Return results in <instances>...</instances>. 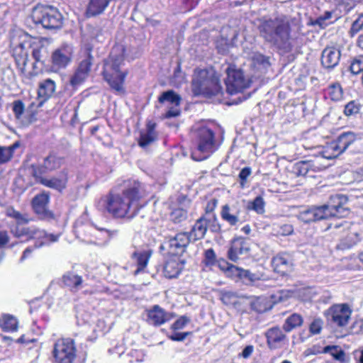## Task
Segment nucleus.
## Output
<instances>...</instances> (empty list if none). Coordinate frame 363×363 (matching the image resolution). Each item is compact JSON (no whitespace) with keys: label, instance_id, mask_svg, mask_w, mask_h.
<instances>
[{"label":"nucleus","instance_id":"12","mask_svg":"<svg viewBox=\"0 0 363 363\" xmlns=\"http://www.w3.org/2000/svg\"><path fill=\"white\" fill-rule=\"evenodd\" d=\"M53 355L57 363H73L76 357L74 340L70 338L58 340L54 346Z\"/></svg>","mask_w":363,"mask_h":363},{"label":"nucleus","instance_id":"55","mask_svg":"<svg viewBox=\"0 0 363 363\" xmlns=\"http://www.w3.org/2000/svg\"><path fill=\"white\" fill-rule=\"evenodd\" d=\"M252 170L251 168L249 167H245L243 169H241V171L239 173V179L240 180V186L241 187H244L245 185V183L247 182V177L251 174Z\"/></svg>","mask_w":363,"mask_h":363},{"label":"nucleus","instance_id":"31","mask_svg":"<svg viewBox=\"0 0 363 363\" xmlns=\"http://www.w3.org/2000/svg\"><path fill=\"white\" fill-rule=\"evenodd\" d=\"M314 167L312 161L301 160L294 164L292 171L298 177L306 176L310 170H314Z\"/></svg>","mask_w":363,"mask_h":363},{"label":"nucleus","instance_id":"13","mask_svg":"<svg viewBox=\"0 0 363 363\" xmlns=\"http://www.w3.org/2000/svg\"><path fill=\"white\" fill-rule=\"evenodd\" d=\"M351 314L352 310L347 303L333 305L325 312L327 320L339 327L347 325Z\"/></svg>","mask_w":363,"mask_h":363},{"label":"nucleus","instance_id":"6","mask_svg":"<svg viewBox=\"0 0 363 363\" xmlns=\"http://www.w3.org/2000/svg\"><path fill=\"white\" fill-rule=\"evenodd\" d=\"M329 148L333 150L334 153L332 155H326L327 151H325L324 157L328 159L337 157L348 148H350V151L353 153H362L363 152V138L361 134L352 131L343 132Z\"/></svg>","mask_w":363,"mask_h":363},{"label":"nucleus","instance_id":"57","mask_svg":"<svg viewBox=\"0 0 363 363\" xmlns=\"http://www.w3.org/2000/svg\"><path fill=\"white\" fill-rule=\"evenodd\" d=\"M363 28V21L359 18H357V20H355L351 26L350 28V33L351 35H354V34L357 33L359 31H360Z\"/></svg>","mask_w":363,"mask_h":363},{"label":"nucleus","instance_id":"47","mask_svg":"<svg viewBox=\"0 0 363 363\" xmlns=\"http://www.w3.org/2000/svg\"><path fill=\"white\" fill-rule=\"evenodd\" d=\"M345 204L340 205L335 211L327 212V219L330 217H345L349 214V210L347 207H345Z\"/></svg>","mask_w":363,"mask_h":363},{"label":"nucleus","instance_id":"44","mask_svg":"<svg viewBox=\"0 0 363 363\" xmlns=\"http://www.w3.org/2000/svg\"><path fill=\"white\" fill-rule=\"evenodd\" d=\"M187 218V212L183 208L174 209L170 215V219L174 223H180Z\"/></svg>","mask_w":363,"mask_h":363},{"label":"nucleus","instance_id":"42","mask_svg":"<svg viewBox=\"0 0 363 363\" xmlns=\"http://www.w3.org/2000/svg\"><path fill=\"white\" fill-rule=\"evenodd\" d=\"M333 11H325L322 15L319 16L314 21L315 25L319 26L320 28H324L329 24L332 23L331 18H333Z\"/></svg>","mask_w":363,"mask_h":363},{"label":"nucleus","instance_id":"14","mask_svg":"<svg viewBox=\"0 0 363 363\" xmlns=\"http://www.w3.org/2000/svg\"><path fill=\"white\" fill-rule=\"evenodd\" d=\"M191 238L188 233H179L170 238L166 245L168 248V254L170 256L180 257L189 245Z\"/></svg>","mask_w":363,"mask_h":363},{"label":"nucleus","instance_id":"48","mask_svg":"<svg viewBox=\"0 0 363 363\" xmlns=\"http://www.w3.org/2000/svg\"><path fill=\"white\" fill-rule=\"evenodd\" d=\"M13 112L17 119H20L25 111V105L21 100H16L13 102Z\"/></svg>","mask_w":363,"mask_h":363},{"label":"nucleus","instance_id":"35","mask_svg":"<svg viewBox=\"0 0 363 363\" xmlns=\"http://www.w3.org/2000/svg\"><path fill=\"white\" fill-rule=\"evenodd\" d=\"M158 100L160 103L168 102L172 106H179L182 99L180 96L174 91L169 90L163 92Z\"/></svg>","mask_w":363,"mask_h":363},{"label":"nucleus","instance_id":"11","mask_svg":"<svg viewBox=\"0 0 363 363\" xmlns=\"http://www.w3.org/2000/svg\"><path fill=\"white\" fill-rule=\"evenodd\" d=\"M208 228L213 233H218L221 228L218 222H215L213 216H202L196 220L189 235L194 241L201 240L205 237Z\"/></svg>","mask_w":363,"mask_h":363},{"label":"nucleus","instance_id":"29","mask_svg":"<svg viewBox=\"0 0 363 363\" xmlns=\"http://www.w3.org/2000/svg\"><path fill=\"white\" fill-rule=\"evenodd\" d=\"M303 323V319L300 314L293 313L285 320L282 328L286 333H290L295 328L301 326Z\"/></svg>","mask_w":363,"mask_h":363},{"label":"nucleus","instance_id":"7","mask_svg":"<svg viewBox=\"0 0 363 363\" xmlns=\"http://www.w3.org/2000/svg\"><path fill=\"white\" fill-rule=\"evenodd\" d=\"M29 36L21 30H13L11 34L10 46L16 64L21 72H24L28 62Z\"/></svg>","mask_w":363,"mask_h":363},{"label":"nucleus","instance_id":"61","mask_svg":"<svg viewBox=\"0 0 363 363\" xmlns=\"http://www.w3.org/2000/svg\"><path fill=\"white\" fill-rule=\"evenodd\" d=\"M238 252L237 245H233L232 244L231 247L228 250V257L230 260L235 262L238 259Z\"/></svg>","mask_w":363,"mask_h":363},{"label":"nucleus","instance_id":"15","mask_svg":"<svg viewBox=\"0 0 363 363\" xmlns=\"http://www.w3.org/2000/svg\"><path fill=\"white\" fill-rule=\"evenodd\" d=\"M62 163V157L50 154L44 158L42 164H32L30 166L31 174L33 176H39V174H47L59 169Z\"/></svg>","mask_w":363,"mask_h":363},{"label":"nucleus","instance_id":"37","mask_svg":"<svg viewBox=\"0 0 363 363\" xmlns=\"http://www.w3.org/2000/svg\"><path fill=\"white\" fill-rule=\"evenodd\" d=\"M5 214L10 218H13L16 224H26L30 221L26 214H22L19 211H16L13 207H8L5 210Z\"/></svg>","mask_w":363,"mask_h":363},{"label":"nucleus","instance_id":"60","mask_svg":"<svg viewBox=\"0 0 363 363\" xmlns=\"http://www.w3.org/2000/svg\"><path fill=\"white\" fill-rule=\"evenodd\" d=\"M336 360L340 362H344L345 353L338 346H337V350L333 351L331 354Z\"/></svg>","mask_w":363,"mask_h":363},{"label":"nucleus","instance_id":"5","mask_svg":"<svg viewBox=\"0 0 363 363\" xmlns=\"http://www.w3.org/2000/svg\"><path fill=\"white\" fill-rule=\"evenodd\" d=\"M41 25L48 30L60 28L62 24V16L59 11L50 6L38 5L32 11L28 21Z\"/></svg>","mask_w":363,"mask_h":363},{"label":"nucleus","instance_id":"54","mask_svg":"<svg viewBox=\"0 0 363 363\" xmlns=\"http://www.w3.org/2000/svg\"><path fill=\"white\" fill-rule=\"evenodd\" d=\"M277 228V233L282 236L291 235L294 232V228L290 224H283L278 226Z\"/></svg>","mask_w":363,"mask_h":363},{"label":"nucleus","instance_id":"10","mask_svg":"<svg viewBox=\"0 0 363 363\" xmlns=\"http://www.w3.org/2000/svg\"><path fill=\"white\" fill-rule=\"evenodd\" d=\"M225 72L227 74L225 80L226 90L230 94L241 92L250 86L251 81L245 76L241 69L229 66Z\"/></svg>","mask_w":363,"mask_h":363},{"label":"nucleus","instance_id":"49","mask_svg":"<svg viewBox=\"0 0 363 363\" xmlns=\"http://www.w3.org/2000/svg\"><path fill=\"white\" fill-rule=\"evenodd\" d=\"M218 201L216 199L210 200L205 208V213L203 216H211L215 218V222H218L216 215L214 213V210L217 206Z\"/></svg>","mask_w":363,"mask_h":363},{"label":"nucleus","instance_id":"36","mask_svg":"<svg viewBox=\"0 0 363 363\" xmlns=\"http://www.w3.org/2000/svg\"><path fill=\"white\" fill-rule=\"evenodd\" d=\"M5 214L10 218H13L16 224H26L30 221L26 214H22L19 211H16L13 207H8L5 210Z\"/></svg>","mask_w":363,"mask_h":363},{"label":"nucleus","instance_id":"50","mask_svg":"<svg viewBox=\"0 0 363 363\" xmlns=\"http://www.w3.org/2000/svg\"><path fill=\"white\" fill-rule=\"evenodd\" d=\"M323 325V321L320 318H315L309 326V331L312 335L320 334Z\"/></svg>","mask_w":363,"mask_h":363},{"label":"nucleus","instance_id":"51","mask_svg":"<svg viewBox=\"0 0 363 363\" xmlns=\"http://www.w3.org/2000/svg\"><path fill=\"white\" fill-rule=\"evenodd\" d=\"M12 147L0 146V164L7 162L12 157Z\"/></svg>","mask_w":363,"mask_h":363},{"label":"nucleus","instance_id":"34","mask_svg":"<svg viewBox=\"0 0 363 363\" xmlns=\"http://www.w3.org/2000/svg\"><path fill=\"white\" fill-rule=\"evenodd\" d=\"M63 282L65 284L76 291L79 290L82 284V277L68 272L63 276Z\"/></svg>","mask_w":363,"mask_h":363},{"label":"nucleus","instance_id":"64","mask_svg":"<svg viewBox=\"0 0 363 363\" xmlns=\"http://www.w3.org/2000/svg\"><path fill=\"white\" fill-rule=\"evenodd\" d=\"M254 347L252 345H247L243 349L241 356L245 359H247L252 355Z\"/></svg>","mask_w":363,"mask_h":363},{"label":"nucleus","instance_id":"33","mask_svg":"<svg viewBox=\"0 0 363 363\" xmlns=\"http://www.w3.org/2000/svg\"><path fill=\"white\" fill-rule=\"evenodd\" d=\"M347 202V198L342 194H336L335 196H331L330 199V201L328 204H325L321 206V207H325V213L331 211H335V209L341 204H346Z\"/></svg>","mask_w":363,"mask_h":363},{"label":"nucleus","instance_id":"22","mask_svg":"<svg viewBox=\"0 0 363 363\" xmlns=\"http://www.w3.org/2000/svg\"><path fill=\"white\" fill-rule=\"evenodd\" d=\"M340 51L335 47L325 48L321 55V63L327 69L337 66L340 59Z\"/></svg>","mask_w":363,"mask_h":363},{"label":"nucleus","instance_id":"23","mask_svg":"<svg viewBox=\"0 0 363 363\" xmlns=\"http://www.w3.org/2000/svg\"><path fill=\"white\" fill-rule=\"evenodd\" d=\"M62 173L64 174L63 178L52 177L50 179H47L43 177V174H39V176H33V177L35 179V181L38 183H40L45 186L61 191L66 187L67 181L66 171L63 170Z\"/></svg>","mask_w":363,"mask_h":363},{"label":"nucleus","instance_id":"46","mask_svg":"<svg viewBox=\"0 0 363 363\" xmlns=\"http://www.w3.org/2000/svg\"><path fill=\"white\" fill-rule=\"evenodd\" d=\"M88 77V74L79 69H77L74 74L70 79V84L72 86L76 87L81 84Z\"/></svg>","mask_w":363,"mask_h":363},{"label":"nucleus","instance_id":"16","mask_svg":"<svg viewBox=\"0 0 363 363\" xmlns=\"http://www.w3.org/2000/svg\"><path fill=\"white\" fill-rule=\"evenodd\" d=\"M72 48L65 45L56 50L52 55V70L57 72L65 68L71 62Z\"/></svg>","mask_w":363,"mask_h":363},{"label":"nucleus","instance_id":"9","mask_svg":"<svg viewBox=\"0 0 363 363\" xmlns=\"http://www.w3.org/2000/svg\"><path fill=\"white\" fill-rule=\"evenodd\" d=\"M197 137V147L191 152V157L195 161H202L206 159L213 151L214 134L211 129L202 127L199 129Z\"/></svg>","mask_w":363,"mask_h":363},{"label":"nucleus","instance_id":"45","mask_svg":"<svg viewBox=\"0 0 363 363\" xmlns=\"http://www.w3.org/2000/svg\"><path fill=\"white\" fill-rule=\"evenodd\" d=\"M328 94L332 100L337 101L342 97V91L339 84H333L328 87Z\"/></svg>","mask_w":363,"mask_h":363},{"label":"nucleus","instance_id":"41","mask_svg":"<svg viewBox=\"0 0 363 363\" xmlns=\"http://www.w3.org/2000/svg\"><path fill=\"white\" fill-rule=\"evenodd\" d=\"M264 206L265 202L260 196H257L248 204V208L255 211L258 214H263L264 213Z\"/></svg>","mask_w":363,"mask_h":363},{"label":"nucleus","instance_id":"30","mask_svg":"<svg viewBox=\"0 0 363 363\" xmlns=\"http://www.w3.org/2000/svg\"><path fill=\"white\" fill-rule=\"evenodd\" d=\"M360 240L359 234L355 232L349 233L347 236L340 240L337 248L342 250L350 249Z\"/></svg>","mask_w":363,"mask_h":363},{"label":"nucleus","instance_id":"18","mask_svg":"<svg viewBox=\"0 0 363 363\" xmlns=\"http://www.w3.org/2000/svg\"><path fill=\"white\" fill-rule=\"evenodd\" d=\"M147 322L155 326H160L173 318L172 313L166 312L159 305H155L151 308L147 309Z\"/></svg>","mask_w":363,"mask_h":363},{"label":"nucleus","instance_id":"26","mask_svg":"<svg viewBox=\"0 0 363 363\" xmlns=\"http://www.w3.org/2000/svg\"><path fill=\"white\" fill-rule=\"evenodd\" d=\"M228 270L233 275H235L242 279L244 282L254 283L261 279V276L257 274L252 273L250 271L239 268L234 265L228 267Z\"/></svg>","mask_w":363,"mask_h":363},{"label":"nucleus","instance_id":"8","mask_svg":"<svg viewBox=\"0 0 363 363\" xmlns=\"http://www.w3.org/2000/svg\"><path fill=\"white\" fill-rule=\"evenodd\" d=\"M23 224H16L11 230V233L17 238H26V240H35V248H40L58 240L59 235L48 234L45 230L34 226L24 227Z\"/></svg>","mask_w":363,"mask_h":363},{"label":"nucleus","instance_id":"28","mask_svg":"<svg viewBox=\"0 0 363 363\" xmlns=\"http://www.w3.org/2000/svg\"><path fill=\"white\" fill-rule=\"evenodd\" d=\"M155 123L148 122L147 124L146 133H141L139 145L140 146L145 147L153 143L157 138V134L155 131Z\"/></svg>","mask_w":363,"mask_h":363},{"label":"nucleus","instance_id":"20","mask_svg":"<svg viewBox=\"0 0 363 363\" xmlns=\"http://www.w3.org/2000/svg\"><path fill=\"white\" fill-rule=\"evenodd\" d=\"M324 208L325 207H321V206L311 207L301 211L297 218L305 223L327 219V214Z\"/></svg>","mask_w":363,"mask_h":363},{"label":"nucleus","instance_id":"59","mask_svg":"<svg viewBox=\"0 0 363 363\" xmlns=\"http://www.w3.org/2000/svg\"><path fill=\"white\" fill-rule=\"evenodd\" d=\"M180 114V110L178 106H172L169 107V110L165 113V117L167 118L178 116Z\"/></svg>","mask_w":363,"mask_h":363},{"label":"nucleus","instance_id":"56","mask_svg":"<svg viewBox=\"0 0 363 363\" xmlns=\"http://www.w3.org/2000/svg\"><path fill=\"white\" fill-rule=\"evenodd\" d=\"M189 321V319L186 316H181L179 319H177L172 325V328L173 330H180L182 329Z\"/></svg>","mask_w":363,"mask_h":363},{"label":"nucleus","instance_id":"4","mask_svg":"<svg viewBox=\"0 0 363 363\" xmlns=\"http://www.w3.org/2000/svg\"><path fill=\"white\" fill-rule=\"evenodd\" d=\"M219 78L213 72L199 70L192 81V91L195 95L211 96L221 92Z\"/></svg>","mask_w":363,"mask_h":363},{"label":"nucleus","instance_id":"17","mask_svg":"<svg viewBox=\"0 0 363 363\" xmlns=\"http://www.w3.org/2000/svg\"><path fill=\"white\" fill-rule=\"evenodd\" d=\"M50 194L45 192L38 194L33 199V208L41 219H50L53 218V213L48 208Z\"/></svg>","mask_w":363,"mask_h":363},{"label":"nucleus","instance_id":"43","mask_svg":"<svg viewBox=\"0 0 363 363\" xmlns=\"http://www.w3.org/2000/svg\"><path fill=\"white\" fill-rule=\"evenodd\" d=\"M251 308L258 313L265 312L267 310V298L264 297H256L251 302Z\"/></svg>","mask_w":363,"mask_h":363},{"label":"nucleus","instance_id":"32","mask_svg":"<svg viewBox=\"0 0 363 363\" xmlns=\"http://www.w3.org/2000/svg\"><path fill=\"white\" fill-rule=\"evenodd\" d=\"M0 327L4 331L14 332L18 329V321L13 315L4 314L0 317Z\"/></svg>","mask_w":363,"mask_h":363},{"label":"nucleus","instance_id":"38","mask_svg":"<svg viewBox=\"0 0 363 363\" xmlns=\"http://www.w3.org/2000/svg\"><path fill=\"white\" fill-rule=\"evenodd\" d=\"M269 59V57L265 56L260 52H255L252 56L254 65L264 69H267L271 65Z\"/></svg>","mask_w":363,"mask_h":363},{"label":"nucleus","instance_id":"2","mask_svg":"<svg viewBox=\"0 0 363 363\" xmlns=\"http://www.w3.org/2000/svg\"><path fill=\"white\" fill-rule=\"evenodd\" d=\"M260 36L284 53L292 50L291 26L284 16L274 18H262L257 26Z\"/></svg>","mask_w":363,"mask_h":363},{"label":"nucleus","instance_id":"62","mask_svg":"<svg viewBox=\"0 0 363 363\" xmlns=\"http://www.w3.org/2000/svg\"><path fill=\"white\" fill-rule=\"evenodd\" d=\"M236 296L232 292H225L222 295L221 300L225 304L233 303V299Z\"/></svg>","mask_w":363,"mask_h":363},{"label":"nucleus","instance_id":"63","mask_svg":"<svg viewBox=\"0 0 363 363\" xmlns=\"http://www.w3.org/2000/svg\"><path fill=\"white\" fill-rule=\"evenodd\" d=\"M43 48L33 49L32 55L37 62H43L42 51Z\"/></svg>","mask_w":363,"mask_h":363},{"label":"nucleus","instance_id":"53","mask_svg":"<svg viewBox=\"0 0 363 363\" xmlns=\"http://www.w3.org/2000/svg\"><path fill=\"white\" fill-rule=\"evenodd\" d=\"M359 108L354 101H350L345 106L344 113L346 116H350L359 112Z\"/></svg>","mask_w":363,"mask_h":363},{"label":"nucleus","instance_id":"52","mask_svg":"<svg viewBox=\"0 0 363 363\" xmlns=\"http://www.w3.org/2000/svg\"><path fill=\"white\" fill-rule=\"evenodd\" d=\"M233 245H237L239 255H244L250 251V247L247 243L243 240H234Z\"/></svg>","mask_w":363,"mask_h":363},{"label":"nucleus","instance_id":"21","mask_svg":"<svg viewBox=\"0 0 363 363\" xmlns=\"http://www.w3.org/2000/svg\"><path fill=\"white\" fill-rule=\"evenodd\" d=\"M184 262L179 256H170L164 266V274L167 278H176L183 269Z\"/></svg>","mask_w":363,"mask_h":363},{"label":"nucleus","instance_id":"1","mask_svg":"<svg viewBox=\"0 0 363 363\" xmlns=\"http://www.w3.org/2000/svg\"><path fill=\"white\" fill-rule=\"evenodd\" d=\"M143 195V184L134 181L121 193H110L106 197V209L114 218L131 220L142 208L138 201Z\"/></svg>","mask_w":363,"mask_h":363},{"label":"nucleus","instance_id":"24","mask_svg":"<svg viewBox=\"0 0 363 363\" xmlns=\"http://www.w3.org/2000/svg\"><path fill=\"white\" fill-rule=\"evenodd\" d=\"M274 270L280 274H284L291 272L293 268V262L289 255L286 253L279 254L272 261Z\"/></svg>","mask_w":363,"mask_h":363},{"label":"nucleus","instance_id":"25","mask_svg":"<svg viewBox=\"0 0 363 363\" xmlns=\"http://www.w3.org/2000/svg\"><path fill=\"white\" fill-rule=\"evenodd\" d=\"M152 253V251L148 250L135 251L132 254L131 258L134 260L137 265V269L133 272L134 275H137L145 270L148 264Z\"/></svg>","mask_w":363,"mask_h":363},{"label":"nucleus","instance_id":"19","mask_svg":"<svg viewBox=\"0 0 363 363\" xmlns=\"http://www.w3.org/2000/svg\"><path fill=\"white\" fill-rule=\"evenodd\" d=\"M267 346L271 350H276L282 347L287 344L288 338L279 327H273L266 332Z\"/></svg>","mask_w":363,"mask_h":363},{"label":"nucleus","instance_id":"3","mask_svg":"<svg viewBox=\"0 0 363 363\" xmlns=\"http://www.w3.org/2000/svg\"><path fill=\"white\" fill-rule=\"evenodd\" d=\"M125 48L117 44L111 50L108 59L104 62L103 74L110 86L118 94L124 93L123 83L127 72H122L120 67L123 64Z\"/></svg>","mask_w":363,"mask_h":363},{"label":"nucleus","instance_id":"27","mask_svg":"<svg viewBox=\"0 0 363 363\" xmlns=\"http://www.w3.org/2000/svg\"><path fill=\"white\" fill-rule=\"evenodd\" d=\"M56 89L55 83L50 79L43 80L39 84L38 94L39 98L43 100L49 99L55 92Z\"/></svg>","mask_w":363,"mask_h":363},{"label":"nucleus","instance_id":"39","mask_svg":"<svg viewBox=\"0 0 363 363\" xmlns=\"http://www.w3.org/2000/svg\"><path fill=\"white\" fill-rule=\"evenodd\" d=\"M220 216L221 218L230 225H235L239 221L238 215L232 214L230 213V208L228 205H224L223 206Z\"/></svg>","mask_w":363,"mask_h":363},{"label":"nucleus","instance_id":"40","mask_svg":"<svg viewBox=\"0 0 363 363\" xmlns=\"http://www.w3.org/2000/svg\"><path fill=\"white\" fill-rule=\"evenodd\" d=\"M93 60L94 57L91 54V49H88L86 51L85 58L80 62L77 69L83 72H85L89 75V72L91 70V67L93 63Z\"/></svg>","mask_w":363,"mask_h":363},{"label":"nucleus","instance_id":"58","mask_svg":"<svg viewBox=\"0 0 363 363\" xmlns=\"http://www.w3.org/2000/svg\"><path fill=\"white\" fill-rule=\"evenodd\" d=\"M216 262V254L213 249H208L205 252V262L208 265H213Z\"/></svg>","mask_w":363,"mask_h":363}]
</instances>
